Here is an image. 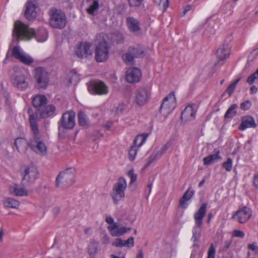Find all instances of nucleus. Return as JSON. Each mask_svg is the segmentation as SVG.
<instances>
[{
    "label": "nucleus",
    "instance_id": "f257e3e1",
    "mask_svg": "<svg viewBox=\"0 0 258 258\" xmlns=\"http://www.w3.org/2000/svg\"><path fill=\"white\" fill-rule=\"evenodd\" d=\"M13 35L18 40H30L34 37L39 42L45 41L47 37V32L44 28H41L36 32L33 29L30 28L28 25L19 21H17L14 24Z\"/></svg>",
    "mask_w": 258,
    "mask_h": 258
},
{
    "label": "nucleus",
    "instance_id": "f03ea898",
    "mask_svg": "<svg viewBox=\"0 0 258 258\" xmlns=\"http://www.w3.org/2000/svg\"><path fill=\"white\" fill-rule=\"evenodd\" d=\"M76 169L70 167L60 172L57 175L55 183L57 187H68L75 182Z\"/></svg>",
    "mask_w": 258,
    "mask_h": 258
},
{
    "label": "nucleus",
    "instance_id": "7ed1b4c3",
    "mask_svg": "<svg viewBox=\"0 0 258 258\" xmlns=\"http://www.w3.org/2000/svg\"><path fill=\"white\" fill-rule=\"evenodd\" d=\"M33 77L36 81L35 87L39 89H45L49 82V74L42 67L36 68L33 71Z\"/></svg>",
    "mask_w": 258,
    "mask_h": 258
},
{
    "label": "nucleus",
    "instance_id": "20e7f679",
    "mask_svg": "<svg viewBox=\"0 0 258 258\" xmlns=\"http://www.w3.org/2000/svg\"><path fill=\"white\" fill-rule=\"evenodd\" d=\"M49 23L54 28L62 29L67 23V18L64 13L55 8L50 10Z\"/></svg>",
    "mask_w": 258,
    "mask_h": 258
},
{
    "label": "nucleus",
    "instance_id": "39448f33",
    "mask_svg": "<svg viewBox=\"0 0 258 258\" xmlns=\"http://www.w3.org/2000/svg\"><path fill=\"white\" fill-rule=\"evenodd\" d=\"M127 184L125 179L123 177L118 178L117 182L114 185L111 196L114 204H117L124 198V191Z\"/></svg>",
    "mask_w": 258,
    "mask_h": 258
},
{
    "label": "nucleus",
    "instance_id": "423d86ee",
    "mask_svg": "<svg viewBox=\"0 0 258 258\" xmlns=\"http://www.w3.org/2000/svg\"><path fill=\"white\" fill-rule=\"evenodd\" d=\"M14 74L11 76V82L12 85L18 89L24 91L28 87V83L26 81V77L21 73L20 69L18 67L13 68Z\"/></svg>",
    "mask_w": 258,
    "mask_h": 258
},
{
    "label": "nucleus",
    "instance_id": "0eeeda50",
    "mask_svg": "<svg viewBox=\"0 0 258 258\" xmlns=\"http://www.w3.org/2000/svg\"><path fill=\"white\" fill-rule=\"evenodd\" d=\"M176 105L175 94L172 92L163 99L160 107V112L163 115L167 117L173 111Z\"/></svg>",
    "mask_w": 258,
    "mask_h": 258
},
{
    "label": "nucleus",
    "instance_id": "6e6552de",
    "mask_svg": "<svg viewBox=\"0 0 258 258\" xmlns=\"http://www.w3.org/2000/svg\"><path fill=\"white\" fill-rule=\"evenodd\" d=\"M23 176L21 183L23 186L29 185L38 178V171L36 166L30 165L27 167L21 173Z\"/></svg>",
    "mask_w": 258,
    "mask_h": 258
},
{
    "label": "nucleus",
    "instance_id": "1a4fd4ad",
    "mask_svg": "<svg viewBox=\"0 0 258 258\" xmlns=\"http://www.w3.org/2000/svg\"><path fill=\"white\" fill-rule=\"evenodd\" d=\"M75 112L73 110L67 111L62 114L58 122V129L72 130L75 125Z\"/></svg>",
    "mask_w": 258,
    "mask_h": 258
},
{
    "label": "nucleus",
    "instance_id": "9d476101",
    "mask_svg": "<svg viewBox=\"0 0 258 258\" xmlns=\"http://www.w3.org/2000/svg\"><path fill=\"white\" fill-rule=\"evenodd\" d=\"M88 90L92 95H104L108 93V86L101 81H94L88 83Z\"/></svg>",
    "mask_w": 258,
    "mask_h": 258
},
{
    "label": "nucleus",
    "instance_id": "9b49d317",
    "mask_svg": "<svg viewBox=\"0 0 258 258\" xmlns=\"http://www.w3.org/2000/svg\"><path fill=\"white\" fill-rule=\"evenodd\" d=\"M151 90L147 87L138 88L135 93V102L139 105L145 104L150 98Z\"/></svg>",
    "mask_w": 258,
    "mask_h": 258
},
{
    "label": "nucleus",
    "instance_id": "f8f14e48",
    "mask_svg": "<svg viewBox=\"0 0 258 258\" xmlns=\"http://www.w3.org/2000/svg\"><path fill=\"white\" fill-rule=\"evenodd\" d=\"M109 55V46L106 41L100 42L95 49V59L97 62L106 60Z\"/></svg>",
    "mask_w": 258,
    "mask_h": 258
},
{
    "label": "nucleus",
    "instance_id": "ddd939ff",
    "mask_svg": "<svg viewBox=\"0 0 258 258\" xmlns=\"http://www.w3.org/2000/svg\"><path fill=\"white\" fill-rule=\"evenodd\" d=\"M29 147L31 149L41 155H44L47 152L45 144L41 140L40 137H31L29 141Z\"/></svg>",
    "mask_w": 258,
    "mask_h": 258
},
{
    "label": "nucleus",
    "instance_id": "4468645a",
    "mask_svg": "<svg viewBox=\"0 0 258 258\" xmlns=\"http://www.w3.org/2000/svg\"><path fill=\"white\" fill-rule=\"evenodd\" d=\"M251 215V209L244 206L236 212L233 215L232 219L236 220L240 223H245L250 219Z\"/></svg>",
    "mask_w": 258,
    "mask_h": 258
},
{
    "label": "nucleus",
    "instance_id": "2eb2a0df",
    "mask_svg": "<svg viewBox=\"0 0 258 258\" xmlns=\"http://www.w3.org/2000/svg\"><path fill=\"white\" fill-rule=\"evenodd\" d=\"M146 138L142 136H138L134 140V145L128 150L129 159L133 161L135 160L138 152V147H141L145 142Z\"/></svg>",
    "mask_w": 258,
    "mask_h": 258
},
{
    "label": "nucleus",
    "instance_id": "dca6fc26",
    "mask_svg": "<svg viewBox=\"0 0 258 258\" xmlns=\"http://www.w3.org/2000/svg\"><path fill=\"white\" fill-rule=\"evenodd\" d=\"M91 44L89 43L80 42L77 44L75 50L76 55L80 58L87 57L92 54Z\"/></svg>",
    "mask_w": 258,
    "mask_h": 258
},
{
    "label": "nucleus",
    "instance_id": "f3484780",
    "mask_svg": "<svg viewBox=\"0 0 258 258\" xmlns=\"http://www.w3.org/2000/svg\"><path fill=\"white\" fill-rule=\"evenodd\" d=\"M141 76V72L138 68H131L127 70L125 78L128 83H134L139 82Z\"/></svg>",
    "mask_w": 258,
    "mask_h": 258
},
{
    "label": "nucleus",
    "instance_id": "a211bd4d",
    "mask_svg": "<svg viewBox=\"0 0 258 258\" xmlns=\"http://www.w3.org/2000/svg\"><path fill=\"white\" fill-rule=\"evenodd\" d=\"M38 113H34L29 114V120L31 131L32 133V137H40L38 124Z\"/></svg>",
    "mask_w": 258,
    "mask_h": 258
},
{
    "label": "nucleus",
    "instance_id": "6ab92c4d",
    "mask_svg": "<svg viewBox=\"0 0 258 258\" xmlns=\"http://www.w3.org/2000/svg\"><path fill=\"white\" fill-rule=\"evenodd\" d=\"M256 127V124L253 117L250 115H246L242 117L239 129L240 131H244L247 128H255Z\"/></svg>",
    "mask_w": 258,
    "mask_h": 258
},
{
    "label": "nucleus",
    "instance_id": "aec40b11",
    "mask_svg": "<svg viewBox=\"0 0 258 258\" xmlns=\"http://www.w3.org/2000/svg\"><path fill=\"white\" fill-rule=\"evenodd\" d=\"M196 111L191 105L186 106L181 114V119L188 121L195 119Z\"/></svg>",
    "mask_w": 258,
    "mask_h": 258
},
{
    "label": "nucleus",
    "instance_id": "412c9836",
    "mask_svg": "<svg viewBox=\"0 0 258 258\" xmlns=\"http://www.w3.org/2000/svg\"><path fill=\"white\" fill-rule=\"evenodd\" d=\"M36 6L31 1H29L26 4V9L25 12V17L28 20H32L36 17Z\"/></svg>",
    "mask_w": 258,
    "mask_h": 258
},
{
    "label": "nucleus",
    "instance_id": "4be33fe9",
    "mask_svg": "<svg viewBox=\"0 0 258 258\" xmlns=\"http://www.w3.org/2000/svg\"><path fill=\"white\" fill-rule=\"evenodd\" d=\"M107 228L110 232V233L112 235V236H121L126 233L127 231H130L131 230V227H118L117 224L109 225L107 227Z\"/></svg>",
    "mask_w": 258,
    "mask_h": 258
},
{
    "label": "nucleus",
    "instance_id": "5701e85b",
    "mask_svg": "<svg viewBox=\"0 0 258 258\" xmlns=\"http://www.w3.org/2000/svg\"><path fill=\"white\" fill-rule=\"evenodd\" d=\"M207 203H203L198 211L195 214L194 218L196 221V225L201 227L203 223V219L206 213Z\"/></svg>",
    "mask_w": 258,
    "mask_h": 258
},
{
    "label": "nucleus",
    "instance_id": "b1692460",
    "mask_svg": "<svg viewBox=\"0 0 258 258\" xmlns=\"http://www.w3.org/2000/svg\"><path fill=\"white\" fill-rule=\"evenodd\" d=\"M216 55L218 58L217 63L228 58L230 51L228 44H224L220 47L217 50Z\"/></svg>",
    "mask_w": 258,
    "mask_h": 258
},
{
    "label": "nucleus",
    "instance_id": "393cba45",
    "mask_svg": "<svg viewBox=\"0 0 258 258\" xmlns=\"http://www.w3.org/2000/svg\"><path fill=\"white\" fill-rule=\"evenodd\" d=\"M47 99L44 95H37L32 100L34 107L38 110H40L47 103Z\"/></svg>",
    "mask_w": 258,
    "mask_h": 258
},
{
    "label": "nucleus",
    "instance_id": "a878e982",
    "mask_svg": "<svg viewBox=\"0 0 258 258\" xmlns=\"http://www.w3.org/2000/svg\"><path fill=\"white\" fill-rule=\"evenodd\" d=\"M55 107L53 105H45L40 110H38L36 113H39L40 117L46 118L53 115Z\"/></svg>",
    "mask_w": 258,
    "mask_h": 258
},
{
    "label": "nucleus",
    "instance_id": "bb28decb",
    "mask_svg": "<svg viewBox=\"0 0 258 258\" xmlns=\"http://www.w3.org/2000/svg\"><path fill=\"white\" fill-rule=\"evenodd\" d=\"M15 145L18 151L21 154H25L29 147V142L22 138L16 139Z\"/></svg>",
    "mask_w": 258,
    "mask_h": 258
},
{
    "label": "nucleus",
    "instance_id": "cd10ccee",
    "mask_svg": "<svg viewBox=\"0 0 258 258\" xmlns=\"http://www.w3.org/2000/svg\"><path fill=\"white\" fill-rule=\"evenodd\" d=\"M9 191L11 194L18 197L27 196L28 195V191L25 188L20 187L16 183H13L9 186Z\"/></svg>",
    "mask_w": 258,
    "mask_h": 258
},
{
    "label": "nucleus",
    "instance_id": "c85d7f7f",
    "mask_svg": "<svg viewBox=\"0 0 258 258\" xmlns=\"http://www.w3.org/2000/svg\"><path fill=\"white\" fill-rule=\"evenodd\" d=\"M194 193L195 191L194 190L191 189L190 187L188 188L180 198L178 207L179 208H185L186 207V202L191 198Z\"/></svg>",
    "mask_w": 258,
    "mask_h": 258
},
{
    "label": "nucleus",
    "instance_id": "c756f323",
    "mask_svg": "<svg viewBox=\"0 0 258 258\" xmlns=\"http://www.w3.org/2000/svg\"><path fill=\"white\" fill-rule=\"evenodd\" d=\"M126 25L131 32H137L140 30L139 21L132 17H129L126 20Z\"/></svg>",
    "mask_w": 258,
    "mask_h": 258
},
{
    "label": "nucleus",
    "instance_id": "7c9ffc66",
    "mask_svg": "<svg viewBox=\"0 0 258 258\" xmlns=\"http://www.w3.org/2000/svg\"><path fill=\"white\" fill-rule=\"evenodd\" d=\"M220 151L218 150L215 154L210 155L204 158V164L205 165H208L211 164L213 162L217 161L219 159H221L222 157L220 156Z\"/></svg>",
    "mask_w": 258,
    "mask_h": 258
},
{
    "label": "nucleus",
    "instance_id": "2f4dec72",
    "mask_svg": "<svg viewBox=\"0 0 258 258\" xmlns=\"http://www.w3.org/2000/svg\"><path fill=\"white\" fill-rule=\"evenodd\" d=\"M128 50L135 58L142 57L145 53L144 49L140 46H130Z\"/></svg>",
    "mask_w": 258,
    "mask_h": 258
},
{
    "label": "nucleus",
    "instance_id": "473e14b6",
    "mask_svg": "<svg viewBox=\"0 0 258 258\" xmlns=\"http://www.w3.org/2000/svg\"><path fill=\"white\" fill-rule=\"evenodd\" d=\"M3 204L5 207L17 209L20 206V202L11 198H5L3 201Z\"/></svg>",
    "mask_w": 258,
    "mask_h": 258
},
{
    "label": "nucleus",
    "instance_id": "72a5a7b5",
    "mask_svg": "<svg viewBox=\"0 0 258 258\" xmlns=\"http://www.w3.org/2000/svg\"><path fill=\"white\" fill-rule=\"evenodd\" d=\"M78 123L81 126H86L89 125V121L86 114L83 111H80L78 114Z\"/></svg>",
    "mask_w": 258,
    "mask_h": 258
},
{
    "label": "nucleus",
    "instance_id": "f704fd0d",
    "mask_svg": "<svg viewBox=\"0 0 258 258\" xmlns=\"http://www.w3.org/2000/svg\"><path fill=\"white\" fill-rule=\"evenodd\" d=\"M11 56L16 59L19 60L24 52L22 51L21 48L18 46H14L11 49Z\"/></svg>",
    "mask_w": 258,
    "mask_h": 258
},
{
    "label": "nucleus",
    "instance_id": "c9c22d12",
    "mask_svg": "<svg viewBox=\"0 0 258 258\" xmlns=\"http://www.w3.org/2000/svg\"><path fill=\"white\" fill-rule=\"evenodd\" d=\"M122 58L124 63L126 64L133 65L134 64L135 57L130 53L128 50L126 53L122 55Z\"/></svg>",
    "mask_w": 258,
    "mask_h": 258
},
{
    "label": "nucleus",
    "instance_id": "e433bc0d",
    "mask_svg": "<svg viewBox=\"0 0 258 258\" xmlns=\"http://www.w3.org/2000/svg\"><path fill=\"white\" fill-rule=\"evenodd\" d=\"M99 7V2L97 0H93L92 3L86 9V12L90 15H94L95 11Z\"/></svg>",
    "mask_w": 258,
    "mask_h": 258
},
{
    "label": "nucleus",
    "instance_id": "4c0bfd02",
    "mask_svg": "<svg viewBox=\"0 0 258 258\" xmlns=\"http://www.w3.org/2000/svg\"><path fill=\"white\" fill-rule=\"evenodd\" d=\"M237 107V105L233 104L231 105L227 111L226 112L224 117L225 118H232L236 114V108Z\"/></svg>",
    "mask_w": 258,
    "mask_h": 258
},
{
    "label": "nucleus",
    "instance_id": "58836bf2",
    "mask_svg": "<svg viewBox=\"0 0 258 258\" xmlns=\"http://www.w3.org/2000/svg\"><path fill=\"white\" fill-rule=\"evenodd\" d=\"M19 60L27 66H30L34 62V59L31 56L26 54L25 53L23 54Z\"/></svg>",
    "mask_w": 258,
    "mask_h": 258
},
{
    "label": "nucleus",
    "instance_id": "ea45409f",
    "mask_svg": "<svg viewBox=\"0 0 258 258\" xmlns=\"http://www.w3.org/2000/svg\"><path fill=\"white\" fill-rule=\"evenodd\" d=\"M200 227H198L196 225L192 229V236L191 239L194 242H198L201 236V230L199 229Z\"/></svg>",
    "mask_w": 258,
    "mask_h": 258
},
{
    "label": "nucleus",
    "instance_id": "a19ab883",
    "mask_svg": "<svg viewBox=\"0 0 258 258\" xmlns=\"http://www.w3.org/2000/svg\"><path fill=\"white\" fill-rule=\"evenodd\" d=\"M168 146L165 145V146L158 151L156 153L151 154L150 156L154 157V161L161 157L166 151Z\"/></svg>",
    "mask_w": 258,
    "mask_h": 258
},
{
    "label": "nucleus",
    "instance_id": "79ce46f5",
    "mask_svg": "<svg viewBox=\"0 0 258 258\" xmlns=\"http://www.w3.org/2000/svg\"><path fill=\"white\" fill-rule=\"evenodd\" d=\"M127 2L130 7L139 8L143 5L144 0H127Z\"/></svg>",
    "mask_w": 258,
    "mask_h": 258
},
{
    "label": "nucleus",
    "instance_id": "37998d69",
    "mask_svg": "<svg viewBox=\"0 0 258 258\" xmlns=\"http://www.w3.org/2000/svg\"><path fill=\"white\" fill-rule=\"evenodd\" d=\"M232 159L228 158L226 162L222 164L223 167L228 172L230 171L232 168Z\"/></svg>",
    "mask_w": 258,
    "mask_h": 258
},
{
    "label": "nucleus",
    "instance_id": "c03bdc74",
    "mask_svg": "<svg viewBox=\"0 0 258 258\" xmlns=\"http://www.w3.org/2000/svg\"><path fill=\"white\" fill-rule=\"evenodd\" d=\"M97 243L95 241H92L88 247V252L90 254H94L97 252Z\"/></svg>",
    "mask_w": 258,
    "mask_h": 258
},
{
    "label": "nucleus",
    "instance_id": "a18cd8bd",
    "mask_svg": "<svg viewBox=\"0 0 258 258\" xmlns=\"http://www.w3.org/2000/svg\"><path fill=\"white\" fill-rule=\"evenodd\" d=\"M216 247L213 243L211 244L208 251V256L207 258H215Z\"/></svg>",
    "mask_w": 258,
    "mask_h": 258
},
{
    "label": "nucleus",
    "instance_id": "49530a36",
    "mask_svg": "<svg viewBox=\"0 0 258 258\" xmlns=\"http://www.w3.org/2000/svg\"><path fill=\"white\" fill-rule=\"evenodd\" d=\"M156 3L160 8L165 10L169 6L168 0H155Z\"/></svg>",
    "mask_w": 258,
    "mask_h": 258
},
{
    "label": "nucleus",
    "instance_id": "de8ad7c7",
    "mask_svg": "<svg viewBox=\"0 0 258 258\" xmlns=\"http://www.w3.org/2000/svg\"><path fill=\"white\" fill-rule=\"evenodd\" d=\"M252 105V103L249 100H246L240 104V108L243 110H247L249 109Z\"/></svg>",
    "mask_w": 258,
    "mask_h": 258
},
{
    "label": "nucleus",
    "instance_id": "09e8293b",
    "mask_svg": "<svg viewBox=\"0 0 258 258\" xmlns=\"http://www.w3.org/2000/svg\"><path fill=\"white\" fill-rule=\"evenodd\" d=\"M124 246L127 247H133L134 245V238L131 237L126 240H123Z\"/></svg>",
    "mask_w": 258,
    "mask_h": 258
},
{
    "label": "nucleus",
    "instance_id": "8fccbe9b",
    "mask_svg": "<svg viewBox=\"0 0 258 258\" xmlns=\"http://www.w3.org/2000/svg\"><path fill=\"white\" fill-rule=\"evenodd\" d=\"M127 174L131 178V183H133L137 180V176L134 173V170L133 169L129 170Z\"/></svg>",
    "mask_w": 258,
    "mask_h": 258
},
{
    "label": "nucleus",
    "instance_id": "3c124183",
    "mask_svg": "<svg viewBox=\"0 0 258 258\" xmlns=\"http://www.w3.org/2000/svg\"><path fill=\"white\" fill-rule=\"evenodd\" d=\"M112 245L116 247H122L124 246L123 240L120 238H117L113 243Z\"/></svg>",
    "mask_w": 258,
    "mask_h": 258
},
{
    "label": "nucleus",
    "instance_id": "603ef678",
    "mask_svg": "<svg viewBox=\"0 0 258 258\" xmlns=\"http://www.w3.org/2000/svg\"><path fill=\"white\" fill-rule=\"evenodd\" d=\"M244 233L239 230H235L233 232V236L236 237L243 238L244 236Z\"/></svg>",
    "mask_w": 258,
    "mask_h": 258
},
{
    "label": "nucleus",
    "instance_id": "864d4df0",
    "mask_svg": "<svg viewBox=\"0 0 258 258\" xmlns=\"http://www.w3.org/2000/svg\"><path fill=\"white\" fill-rule=\"evenodd\" d=\"M236 86H235L232 83L228 86V87L226 89L225 92H227L229 96H231L233 94Z\"/></svg>",
    "mask_w": 258,
    "mask_h": 258
},
{
    "label": "nucleus",
    "instance_id": "5fc2aeb1",
    "mask_svg": "<svg viewBox=\"0 0 258 258\" xmlns=\"http://www.w3.org/2000/svg\"><path fill=\"white\" fill-rule=\"evenodd\" d=\"M125 105L124 103L119 104L116 108L115 112L117 114L120 113L125 109Z\"/></svg>",
    "mask_w": 258,
    "mask_h": 258
},
{
    "label": "nucleus",
    "instance_id": "6e6d98bb",
    "mask_svg": "<svg viewBox=\"0 0 258 258\" xmlns=\"http://www.w3.org/2000/svg\"><path fill=\"white\" fill-rule=\"evenodd\" d=\"M105 221L109 224V225L117 224L116 223L114 222V219L111 216H107L105 218Z\"/></svg>",
    "mask_w": 258,
    "mask_h": 258
},
{
    "label": "nucleus",
    "instance_id": "4d7b16f0",
    "mask_svg": "<svg viewBox=\"0 0 258 258\" xmlns=\"http://www.w3.org/2000/svg\"><path fill=\"white\" fill-rule=\"evenodd\" d=\"M255 79H256V77H254V76L251 74V75H250V76L248 77V78H247V82L249 84H250V85H252V84L254 83V81H255Z\"/></svg>",
    "mask_w": 258,
    "mask_h": 258
},
{
    "label": "nucleus",
    "instance_id": "13d9d810",
    "mask_svg": "<svg viewBox=\"0 0 258 258\" xmlns=\"http://www.w3.org/2000/svg\"><path fill=\"white\" fill-rule=\"evenodd\" d=\"M154 157L149 156L148 159L147 163L144 166V168H146L147 167H148L154 161Z\"/></svg>",
    "mask_w": 258,
    "mask_h": 258
},
{
    "label": "nucleus",
    "instance_id": "bf43d9fd",
    "mask_svg": "<svg viewBox=\"0 0 258 258\" xmlns=\"http://www.w3.org/2000/svg\"><path fill=\"white\" fill-rule=\"evenodd\" d=\"M248 248L252 251L258 250V247L255 245V243L248 244Z\"/></svg>",
    "mask_w": 258,
    "mask_h": 258
},
{
    "label": "nucleus",
    "instance_id": "052dcab7",
    "mask_svg": "<svg viewBox=\"0 0 258 258\" xmlns=\"http://www.w3.org/2000/svg\"><path fill=\"white\" fill-rule=\"evenodd\" d=\"M253 183L254 186L258 188V175H254Z\"/></svg>",
    "mask_w": 258,
    "mask_h": 258
},
{
    "label": "nucleus",
    "instance_id": "680f3d73",
    "mask_svg": "<svg viewBox=\"0 0 258 258\" xmlns=\"http://www.w3.org/2000/svg\"><path fill=\"white\" fill-rule=\"evenodd\" d=\"M102 242L105 244H107L109 242V237L107 235H105L102 238Z\"/></svg>",
    "mask_w": 258,
    "mask_h": 258
},
{
    "label": "nucleus",
    "instance_id": "e2e57ef3",
    "mask_svg": "<svg viewBox=\"0 0 258 258\" xmlns=\"http://www.w3.org/2000/svg\"><path fill=\"white\" fill-rule=\"evenodd\" d=\"M136 258H144L143 253L142 249L139 250L136 256Z\"/></svg>",
    "mask_w": 258,
    "mask_h": 258
},
{
    "label": "nucleus",
    "instance_id": "0e129e2a",
    "mask_svg": "<svg viewBox=\"0 0 258 258\" xmlns=\"http://www.w3.org/2000/svg\"><path fill=\"white\" fill-rule=\"evenodd\" d=\"M190 9H191L190 6H189V5L186 6L184 8L183 12H182V15L184 16L185 15V14L186 13V12L189 11Z\"/></svg>",
    "mask_w": 258,
    "mask_h": 258
},
{
    "label": "nucleus",
    "instance_id": "69168bd1",
    "mask_svg": "<svg viewBox=\"0 0 258 258\" xmlns=\"http://www.w3.org/2000/svg\"><path fill=\"white\" fill-rule=\"evenodd\" d=\"M250 90L252 93H254L257 92V89L255 86H252L251 87Z\"/></svg>",
    "mask_w": 258,
    "mask_h": 258
},
{
    "label": "nucleus",
    "instance_id": "338daca9",
    "mask_svg": "<svg viewBox=\"0 0 258 258\" xmlns=\"http://www.w3.org/2000/svg\"><path fill=\"white\" fill-rule=\"evenodd\" d=\"M118 37H119V39L117 40V42L118 43H122L124 41V38H123V37L122 36V35L121 34H119L118 35Z\"/></svg>",
    "mask_w": 258,
    "mask_h": 258
},
{
    "label": "nucleus",
    "instance_id": "774afa93",
    "mask_svg": "<svg viewBox=\"0 0 258 258\" xmlns=\"http://www.w3.org/2000/svg\"><path fill=\"white\" fill-rule=\"evenodd\" d=\"M231 243V242H230V241H225V245H224L225 248L226 249H228V248L229 247V246H230V245Z\"/></svg>",
    "mask_w": 258,
    "mask_h": 258
}]
</instances>
